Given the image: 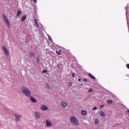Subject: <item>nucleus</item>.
<instances>
[{
    "label": "nucleus",
    "mask_w": 129,
    "mask_h": 129,
    "mask_svg": "<svg viewBox=\"0 0 129 129\" xmlns=\"http://www.w3.org/2000/svg\"><path fill=\"white\" fill-rule=\"evenodd\" d=\"M21 91L27 97H30L31 96V91L29 88L26 87H22L21 88Z\"/></svg>",
    "instance_id": "obj_1"
},
{
    "label": "nucleus",
    "mask_w": 129,
    "mask_h": 129,
    "mask_svg": "<svg viewBox=\"0 0 129 129\" xmlns=\"http://www.w3.org/2000/svg\"><path fill=\"white\" fill-rule=\"evenodd\" d=\"M71 122L74 124V125H79V121L78 119L75 116H72L70 118Z\"/></svg>",
    "instance_id": "obj_2"
},
{
    "label": "nucleus",
    "mask_w": 129,
    "mask_h": 129,
    "mask_svg": "<svg viewBox=\"0 0 129 129\" xmlns=\"http://www.w3.org/2000/svg\"><path fill=\"white\" fill-rule=\"evenodd\" d=\"M3 19L8 28H11V24L10 23V21H9V20H8V19L7 18V16H6V15L3 16Z\"/></svg>",
    "instance_id": "obj_3"
},
{
    "label": "nucleus",
    "mask_w": 129,
    "mask_h": 129,
    "mask_svg": "<svg viewBox=\"0 0 129 129\" xmlns=\"http://www.w3.org/2000/svg\"><path fill=\"white\" fill-rule=\"evenodd\" d=\"M40 108L41 110H43V111H46V110H48V106L45 104H41L40 106Z\"/></svg>",
    "instance_id": "obj_4"
},
{
    "label": "nucleus",
    "mask_w": 129,
    "mask_h": 129,
    "mask_svg": "<svg viewBox=\"0 0 129 129\" xmlns=\"http://www.w3.org/2000/svg\"><path fill=\"white\" fill-rule=\"evenodd\" d=\"M60 105L63 107V108H65V107H67V106H68V103H67L65 101H62L60 102Z\"/></svg>",
    "instance_id": "obj_5"
},
{
    "label": "nucleus",
    "mask_w": 129,
    "mask_h": 129,
    "mask_svg": "<svg viewBox=\"0 0 129 129\" xmlns=\"http://www.w3.org/2000/svg\"><path fill=\"white\" fill-rule=\"evenodd\" d=\"M14 116L15 117V120H16V121H20V119L22 118V116L18 114H15Z\"/></svg>",
    "instance_id": "obj_6"
},
{
    "label": "nucleus",
    "mask_w": 129,
    "mask_h": 129,
    "mask_svg": "<svg viewBox=\"0 0 129 129\" xmlns=\"http://www.w3.org/2000/svg\"><path fill=\"white\" fill-rule=\"evenodd\" d=\"M45 122H46V126L47 127H51V126L53 125V124H52V122H51V121L49 120H46L45 121Z\"/></svg>",
    "instance_id": "obj_7"
},
{
    "label": "nucleus",
    "mask_w": 129,
    "mask_h": 129,
    "mask_svg": "<svg viewBox=\"0 0 129 129\" xmlns=\"http://www.w3.org/2000/svg\"><path fill=\"white\" fill-rule=\"evenodd\" d=\"M3 51H4L7 57L9 56L10 53H9V51L8 50V49H7V47H6V46H3Z\"/></svg>",
    "instance_id": "obj_8"
},
{
    "label": "nucleus",
    "mask_w": 129,
    "mask_h": 129,
    "mask_svg": "<svg viewBox=\"0 0 129 129\" xmlns=\"http://www.w3.org/2000/svg\"><path fill=\"white\" fill-rule=\"evenodd\" d=\"M35 116L36 117V118H38V119L41 118V114H40V112L36 111L34 113Z\"/></svg>",
    "instance_id": "obj_9"
},
{
    "label": "nucleus",
    "mask_w": 129,
    "mask_h": 129,
    "mask_svg": "<svg viewBox=\"0 0 129 129\" xmlns=\"http://www.w3.org/2000/svg\"><path fill=\"white\" fill-rule=\"evenodd\" d=\"M30 99L32 101V102H33L34 103H37V102H38V101H37V100L35 99L34 97L30 96Z\"/></svg>",
    "instance_id": "obj_10"
},
{
    "label": "nucleus",
    "mask_w": 129,
    "mask_h": 129,
    "mask_svg": "<svg viewBox=\"0 0 129 129\" xmlns=\"http://www.w3.org/2000/svg\"><path fill=\"white\" fill-rule=\"evenodd\" d=\"M100 115L102 116V117H104L105 116V113L103 111H100Z\"/></svg>",
    "instance_id": "obj_11"
},
{
    "label": "nucleus",
    "mask_w": 129,
    "mask_h": 129,
    "mask_svg": "<svg viewBox=\"0 0 129 129\" xmlns=\"http://www.w3.org/2000/svg\"><path fill=\"white\" fill-rule=\"evenodd\" d=\"M81 113L83 115H86L87 112L85 110H82Z\"/></svg>",
    "instance_id": "obj_12"
},
{
    "label": "nucleus",
    "mask_w": 129,
    "mask_h": 129,
    "mask_svg": "<svg viewBox=\"0 0 129 129\" xmlns=\"http://www.w3.org/2000/svg\"><path fill=\"white\" fill-rule=\"evenodd\" d=\"M22 14V12H21V10H19L17 13V17H20Z\"/></svg>",
    "instance_id": "obj_13"
},
{
    "label": "nucleus",
    "mask_w": 129,
    "mask_h": 129,
    "mask_svg": "<svg viewBox=\"0 0 129 129\" xmlns=\"http://www.w3.org/2000/svg\"><path fill=\"white\" fill-rule=\"evenodd\" d=\"M27 17L26 16H24L22 18V22H25V21L26 20Z\"/></svg>",
    "instance_id": "obj_14"
},
{
    "label": "nucleus",
    "mask_w": 129,
    "mask_h": 129,
    "mask_svg": "<svg viewBox=\"0 0 129 129\" xmlns=\"http://www.w3.org/2000/svg\"><path fill=\"white\" fill-rule=\"evenodd\" d=\"M34 21H35L36 27H37V28H39V24H38V22H37V20L34 19Z\"/></svg>",
    "instance_id": "obj_15"
},
{
    "label": "nucleus",
    "mask_w": 129,
    "mask_h": 129,
    "mask_svg": "<svg viewBox=\"0 0 129 129\" xmlns=\"http://www.w3.org/2000/svg\"><path fill=\"white\" fill-rule=\"evenodd\" d=\"M56 53L57 54H58V55H61V53H62V50H59L58 51V50H56Z\"/></svg>",
    "instance_id": "obj_16"
},
{
    "label": "nucleus",
    "mask_w": 129,
    "mask_h": 129,
    "mask_svg": "<svg viewBox=\"0 0 129 129\" xmlns=\"http://www.w3.org/2000/svg\"><path fill=\"white\" fill-rule=\"evenodd\" d=\"M89 76L92 78V79H94V80H95V77H93V76H92V75H91V74H89Z\"/></svg>",
    "instance_id": "obj_17"
},
{
    "label": "nucleus",
    "mask_w": 129,
    "mask_h": 129,
    "mask_svg": "<svg viewBox=\"0 0 129 129\" xmlns=\"http://www.w3.org/2000/svg\"><path fill=\"white\" fill-rule=\"evenodd\" d=\"M30 55L31 58H34V53H33V52H30Z\"/></svg>",
    "instance_id": "obj_18"
},
{
    "label": "nucleus",
    "mask_w": 129,
    "mask_h": 129,
    "mask_svg": "<svg viewBox=\"0 0 129 129\" xmlns=\"http://www.w3.org/2000/svg\"><path fill=\"white\" fill-rule=\"evenodd\" d=\"M107 103L108 104H112V100H108V101H107Z\"/></svg>",
    "instance_id": "obj_19"
},
{
    "label": "nucleus",
    "mask_w": 129,
    "mask_h": 129,
    "mask_svg": "<svg viewBox=\"0 0 129 129\" xmlns=\"http://www.w3.org/2000/svg\"><path fill=\"white\" fill-rule=\"evenodd\" d=\"M46 88H47L48 89H50V88H51V86H50V85L49 84H46Z\"/></svg>",
    "instance_id": "obj_20"
},
{
    "label": "nucleus",
    "mask_w": 129,
    "mask_h": 129,
    "mask_svg": "<svg viewBox=\"0 0 129 129\" xmlns=\"http://www.w3.org/2000/svg\"><path fill=\"white\" fill-rule=\"evenodd\" d=\"M95 123H96V124H97L98 123V119H95Z\"/></svg>",
    "instance_id": "obj_21"
},
{
    "label": "nucleus",
    "mask_w": 129,
    "mask_h": 129,
    "mask_svg": "<svg viewBox=\"0 0 129 129\" xmlns=\"http://www.w3.org/2000/svg\"><path fill=\"white\" fill-rule=\"evenodd\" d=\"M92 90H92V89H89V90H88V92H92Z\"/></svg>",
    "instance_id": "obj_22"
},
{
    "label": "nucleus",
    "mask_w": 129,
    "mask_h": 129,
    "mask_svg": "<svg viewBox=\"0 0 129 129\" xmlns=\"http://www.w3.org/2000/svg\"><path fill=\"white\" fill-rule=\"evenodd\" d=\"M96 109H97V107H95L93 108V110H96Z\"/></svg>",
    "instance_id": "obj_23"
},
{
    "label": "nucleus",
    "mask_w": 129,
    "mask_h": 129,
    "mask_svg": "<svg viewBox=\"0 0 129 129\" xmlns=\"http://www.w3.org/2000/svg\"><path fill=\"white\" fill-rule=\"evenodd\" d=\"M43 73H46V72H47V71L46 70H43L42 71Z\"/></svg>",
    "instance_id": "obj_24"
},
{
    "label": "nucleus",
    "mask_w": 129,
    "mask_h": 129,
    "mask_svg": "<svg viewBox=\"0 0 129 129\" xmlns=\"http://www.w3.org/2000/svg\"><path fill=\"white\" fill-rule=\"evenodd\" d=\"M83 81H85V82H87V79H85L83 80Z\"/></svg>",
    "instance_id": "obj_25"
},
{
    "label": "nucleus",
    "mask_w": 129,
    "mask_h": 129,
    "mask_svg": "<svg viewBox=\"0 0 129 129\" xmlns=\"http://www.w3.org/2000/svg\"><path fill=\"white\" fill-rule=\"evenodd\" d=\"M72 77H75V74H72Z\"/></svg>",
    "instance_id": "obj_26"
},
{
    "label": "nucleus",
    "mask_w": 129,
    "mask_h": 129,
    "mask_svg": "<svg viewBox=\"0 0 129 129\" xmlns=\"http://www.w3.org/2000/svg\"><path fill=\"white\" fill-rule=\"evenodd\" d=\"M126 67H127V68H128V69H129V64H126Z\"/></svg>",
    "instance_id": "obj_27"
},
{
    "label": "nucleus",
    "mask_w": 129,
    "mask_h": 129,
    "mask_svg": "<svg viewBox=\"0 0 129 129\" xmlns=\"http://www.w3.org/2000/svg\"><path fill=\"white\" fill-rule=\"evenodd\" d=\"M33 2H34V3H37V0H33Z\"/></svg>",
    "instance_id": "obj_28"
},
{
    "label": "nucleus",
    "mask_w": 129,
    "mask_h": 129,
    "mask_svg": "<svg viewBox=\"0 0 129 129\" xmlns=\"http://www.w3.org/2000/svg\"><path fill=\"white\" fill-rule=\"evenodd\" d=\"M104 105H101V106H100V107H101V108H102V107H104Z\"/></svg>",
    "instance_id": "obj_29"
},
{
    "label": "nucleus",
    "mask_w": 129,
    "mask_h": 129,
    "mask_svg": "<svg viewBox=\"0 0 129 129\" xmlns=\"http://www.w3.org/2000/svg\"><path fill=\"white\" fill-rule=\"evenodd\" d=\"M125 9L126 10V11H127V7H125Z\"/></svg>",
    "instance_id": "obj_30"
},
{
    "label": "nucleus",
    "mask_w": 129,
    "mask_h": 129,
    "mask_svg": "<svg viewBox=\"0 0 129 129\" xmlns=\"http://www.w3.org/2000/svg\"><path fill=\"white\" fill-rule=\"evenodd\" d=\"M78 81H81V79H78Z\"/></svg>",
    "instance_id": "obj_31"
},
{
    "label": "nucleus",
    "mask_w": 129,
    "mask_h": 129,
    "mask_svg": "<svg viewBox=\"0 0 129 129\" xmlns=\"http://www.w3.org/2000/svg\"><path fill=\"white\" fill-rule=\"evenodd\" d=\"M49 40H52V39H51V37H50V36H49Z\"/></svg>",
    "instance_id": "obj_32"
},
{
    "label": "nucleus",
    "mask_w": 129,
    "mask_h": 129,
    "mask_svg": "<svg viewBox=\"0 0 129 129\" xmlns=\"http://www.w3.org/2000/svg\"><path fill=\"white\" fill-rule=\"evenodd\" d=\"M72 84H70V86H72Z\"/></svg>",
    "instance_id": "obj_33"
}]
</instances>
